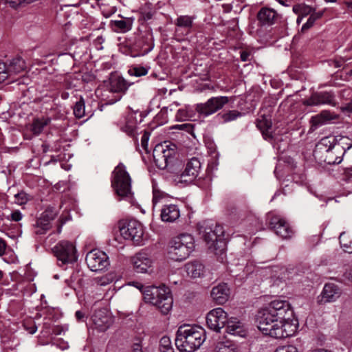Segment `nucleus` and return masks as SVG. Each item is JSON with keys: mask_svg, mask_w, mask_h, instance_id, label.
Returning <instances> with one entry per match:
<instances>
[{"mask_svg": "<svg viewBox=\"0 0 352 352\" xmlns=\"http://www.w3.org/2000/svg\"><path fill=\"white\" fill-rule=\"evenodd\" d=\"M258 329L276 339L292 336L296 331L293 310L287 300H274L261 309L256 316Z\"/></svg>", "mask_w": 352, "mask_h": 352, "instance_id": "1", "label": "nucleus"}, {"mask_svg": "<svg viewBox=\"0 0 352 352\" xmlns=\"http://www.w3.org/2000/svg\"><path fill=\"white\" fill-rule=\"evenodd\" d=\"M352 147V140L346 136L324 137L316 145L314 156L320 162L338 164L346 151Z\"/></svg>", "mask_w": 352, "mask_h": 352, "instance_id": "2", "label": "nucleus"}, {"mask_svg": "<svg viewBox=\"0 0 352 352\" xmlns=\"http://www.w3.org/2000/svg\"><path fill=\"white\" fill-rule=\"evenodd\" d=\"M206 339L205 331L199 326L183 324L176 333L175 345L181 352H193Z\"/></svg>", "mask_w": 352, "mask_h": 352, "instance_id": "3", "label": "nucleus"}, {"mask_svg": "<svg viewBox=\"0 0 352 352\" xmlns=\"http://www.w3.org/2000/svg\"><path fill=\"white\" fill-rule=\"evenodd\" d=\"M145 302L155 306L162 314L166 315L171 310L173 303L170 289L162 285L159 287L147 286L143 291Z\"/></svg>", "mask_w": 352, "mask_h": 352, "instance_id": "4", "label": "nucleus"}, {"mask_svg": "<svg viewBox=\"0 0 352 352\" xmlns=\"http://www.w3.org/2000/svg\"><path fill=\"white\" fill-rule=\"evenodd\" d=\"M113 187L118 199H125L132 203L133 193L131 191V178L122 163H119L113 170Z\"/></svg>", "mask_w": 352, "mask_h": 352, "instance_id": "5", "label": "nucleus"}, {"mask_svg": "<svg viewBox=\"0 0 352 352\" xmlns=\"http://www.w3.org/2000/svg\"><path fill=\"white\" fill-rule=\"evenodd\" d=\"M168 251L169 258L181 261L188 257L194 248V240L190 234H182L174 237Z\"/></svg>", "mask_w": 352, "mask_h": 352, "instance_id": "6", "label": "nucleus"}, {"mask_svg": "<svg viewBox=\"0 0 352 352\" xmlns=\"http://www.w3.org/2000/svg\"><path fill=\"white\" fill-rule=\"evenodd\" d=\"M118 228L123 239L131 240L136 245H142L144 229L139 221L121 220L118 223Z\"/></svg>", "mask_w": 352, "mask_h": 352, "instance_id": "7", "label": "nucleus"}, {"mask_svg": "<svg viewBox=\"0 0 352 352\" xmlns=\"http://www.w3.org/2000/svg\"><path fill=\"white\" fill-rule=\"evenodd\" d=\"M199 232L210 248L217 249L219 243H223L224 230L220 225L204 221L199 225Z\"/></svg>", "mask_w": 352, "mask_h": 352, "instance_id": "8", "label": "nucleus"}, {"mask_svg": "<svg viewBox=\"0 0 352 352\" xmlns=\"http://www.w3.org/2000/svg\"><path fill=\"white\" fill-rule=\"evenodd\" d=\"M176 146L173 144H157L153 151L155 165L160 169H165L170 165L175 157Z\"/></svg>", "mask_w": 352, "mask_h": 352, "instance_id": "9", "label": "nucleus"}, {"mask_svg": "<svg viewBox=\"0 0 352 352\" xmlns=\"http://www.w3.org/2000/svg\"><path fill=\"white\" fill-rule=\"evenodd\" d=\"M54 252L60 265L73 263L77 260L76 250L73 243L62 241L54 246Z\"/></svg>", "mask_w": 352, "mask_h": 352, "instance_id": "10", "label": "nucleus"}, {"mask_svg": "<svg viewBox=\"0 0 352 352\" xmlns=\"http://www.w3.org/2000/svg\"><path fill=\"white\" fill-rule=\"evenodd\" d=\"M228 102L227 96L212 97L206 102L196 104L195 111L200 116L207 117L221 109Z\"/></svg>", "mask_w": 352, "mask_h": 352, "instance_id": "11", "label": "nucleus"}, {"mask_svg": "<svg viewBox=\"0 0 352 352\" xmlns=\"http://www.w3.org/2000/svg\"><path fill=\"white\" fill-rule=\"evenodd\" d=\"M85 260L91 271H102L109 265L107 255L98 250H93L88 252Z\"/></svg>", "mask_w": 352, "mask_h": 352, "instance_id": "12", "label": "nucleus"}, {"mask_svg": "<svg viewBox=\"0 0 352 352\" xmlns=\"http://www.w3.org/2000/svg\"><path fill=\"white\" fill-rule=\"evenodd\" d=\"M228 319L227 313L222 308L211 310L206 316L208 327L217 332L226 326Z\"/></svg>", "mask_w": 352, "mask_h": 352, "instance_id": "13", "label": "nucleus"}, {"mask_svg": "<svg viewBox=\"0 0 352 352\" xmlns=\"http://www.w3.org/2000/svg\"><path fill=\"white\" fill-rule=\"evenodd\" d=\"M51 121V118L48 116L34 118L32 122L26 125L27 131L24 133L25 139L32 140L34 136L41 135Z\"/></svg>", "mask_w": 352, "mask_h": 352, "instance_id": "14", "label": "nucleus"}, {"mask_svg": "<svg viewBox=\"0 0 352 352\" xmlns=\"http://www.w3.org/2000/svg\"><path fill=\"white\" fill-rule=\"evenodd\" d=\"M130 83L119 76L117 73H111V93L116 94L111 96V104L119 101L126 93Z\"/></svg>", "mask_w": 352, "mask_h": 352, "instance_id": "15", "label": "nucleus"}, {"mask_svg": "<svg viewBox=\"0 0 352 352\" xmlns=\"http://www.w3.org/2000/svg\"><path fill=\"white\" fill-rule=\"evenodd\" d=\"M270 228L278 236L288 239L293 234L289 223L280 216H272L270 220Z\"/></svg>", "mask_w": 352, "mask_h": 352, "instance_id": "16", "label": "nucleus"}, {"mask_svg": "<svg viewBox=\"0 0 352 352\" xmlns=\"http://www.w3.org/2000/svg\"><path fill=\"white\" fill-rule=\"evenodd\" d=\"M54 217L55 214L52 213V211L48 210L44 211L41 217L36 220L35 223L33 224V232L38 236L46 234L51 229V221Z\"/></svg>", "mask_w": 352, "mask_h": 352, "instance_id": "17", "label": "nucleus"}, {"mask_svg": "<svg viewBox=\"0 0 352 352\" xmlns=\"http://www.w3.org/2000/svg\"><path fill=\"white\" fill-rule=\"evenodd\" d=\"M131 263L137 272L146 273L151 267L153 261L146 252L140 251L131 257Z\"/></svg>", "mask_w": 352, "mask_h": 352, "instance_id": "18", "label": "nucleus"}, {"mask_svg": "<svg viewBox=\"0 0 352 352\" xmlns=\"http://www.w3.org/2000/svg\"><path fill=\"white\" fill-rule=\"evenodd\" d=\"M341 295L340 287L334 283H326L321 294L318 297V303L324 305L328 302H335Z\"/></svg>", "mask_w": 352, "mask_h": 352, "instance_id": "19", "label": "nucleus"}, {"mask_svg": "<svg viewBox=\"0 0 352 352\" xmlns=\"http://www.w3.org/2000/svg\"><path fill=\"white\" fill-rule=\"evenodd\" d=\"M201 169V162L197 157L191 158L186 164L185 170L180 175V182L190 183L199 175Z\"/></svg>", "mask_w": 352, "mask_h": 352, "instance_id": "20", "label": "nucleus"}, {"mask_svg": "<svg viewBox=\"0 0 352 352\" xmlns=\"http://www.w3.org/2000/svg\"><path fill=\"white\" fill-rule=\"evenodd\" d=\"M92 320L98 331H107L110 327L109 309L103 307L97 309L92 316Z\"/></svg>", "mask_w": 352, "mask_h": 352, "instance_id": "21", "label": "nucleus"}, {"mask_svg": "<svg viewBox=\"0 0 352 352\" xmlns=\"http://www.w3.org/2000/svg\"><path fill=\"white\" fill-rule=\"evenodd\" d=\"M256 126L261 131L263 138L270 142H275L278 138L272 131V123L271 119L267 116H261L256 120Z\"/></svg>", "mask_w": 352, "mask_h": 352, "instance_id": "22", "label": "nucleus"}, {"mask_svg": "<svg viewBox=\"0 0 352 352\" xmlns=\"http://www.w3.org/2000/svg\"><path fill=\"white\" fill-rule=\"evenodd\" d=\"M305 104L308 106H314L320 104H331L336 105L334 102V96L330 92L323 91L315 93L311 96L309 98L306 100Z\"/></svg>", "mask_w": 352, "mask_h": 352, "instance_id": "23", "label": "nucleus"}, {"mask_svg": "<svg viewBox=\"0 0 352 352\" xmlns=\"http://www.w3.org/2000/svg\"><path fill=\"white\" fill-rule=\"evenodd\" d=\"M230 294L227 284L222 283L214 287L211 291V297L218 304L222 305L228 301Z\"/></svg>", "mask_w": 352, "mask_h": 352, "instance_id": "24", "label": "nucleus"}, {"mask_svg": "<svg viewBox=\"0 0 352 352\" xmlns=\"http://www.w3.org/2000/svg\"><path fill=\"white\" fill-rule=\"evenodd\" d=\"M187 276L192 278H201L204 275L205 266L197 260L188 262L184 265Z\"/></svg>", "mask_w": 352, "mask_h": 352, "instance_id": "25", "label": "nucleus"}, {"mask_svg": "<svg viewBox=\"0 0 352 352\" xmlns=\"http://www.w3.org/2000/svg\"><path fill=\"white\" fill-rule=\"evenodd\" d=\"M179 216L180 212L177 205H164L161 210V219L164 222H174Z\"/></svg>", "mask_w": 352, "mask_h": 352, "instance_id": "26", "label": "nucleus"}, {"mask_svg": "<svg viewBox=\"0 0 352 352\" xmlns=\"http://www.w3.org/2000/svg\"><path fill=\"white\" fill-rule=\"evenodd\" d=\"M277 15L274 10L262 8L257 14V19L262 25H272L274 23Z\"/></svg>", "mask_w": 352, "mask_h": 352, "instance_id": "27", "label": "nucleus"}, {"mask_svg": "<svg viewBox=\"0 0 352 352\" xmlns=\"http://www.w3.org/2000/svg\"><path fill=\"white\" fill-rule=\"evenodd\" d=\"M339 118V115L330 111H322L312 118V123L315 126H322Z\"/></svg>", "mask_w": 352, "mask_h": 352, "instance_id": "28", "label": "nucleus"}, {"mask_svg": "<svg viewBox=\"0 0 352 352\" xmlns=\"http://www.w3.org/2000/svg\"><path fill=\"white\" fill-rule=\"evenodd\" d=\"M226 324V331L228 333L232 335L242 336V333L243 332V327L236 318H228Z\"/></svg>", "mask_w": 352, "mask_h": 352, "instance_id": "29", "label": "nucleus"}, {"mask_svg": "<svg viewBox=\"0 0 352 352\" xmlns=\"http://www.w3.org/2000/svg\"><path fill=\"white\" fill-rule=\"evenodd\" d=\"M8 67L10 76L17 74L25 69V63L21 58L16 57L10 60Z\"/></svg>", "mask_w": 352, "mask_h": 352, "instance_id": "30", "label": "nucleus"}, {"mask_svg": "<svg viewBox=\"0 0 352 352\" xmlns=\"http://www.w3.org/2000/svg\"><path fill=\"white\" fill-rule=\"evenodd\" d=\"M156 11L151 3H146L140 8L139 21H147L153 18Z\"/></svg>", "mask_w": 352, "mask_h": 352, "instance_id": "31", "label": "nucleus"}, {"mask_svg": "<svg viewBox=\"0 0 352 352\" xmlns=\"http://www.w3.org/2000/svg\"><path fill=\"white\" fill-rule=\"evenodd\" d=\"M121 130L125 132L131 137H135L136 135V122L133 116H129L126 118V123L121 127Z\"/></svg>", "mask_w": 352, "mask_h": 352, "instance_id": "32", "label": "nucleus"}, {"mask_svg": "<svg viewBox=\"0 0 352 352\" xmlns=\"http://www.w3.org/2000/svg\"><path fill=\"white\" fill-rule=\"evenodd\" d=\"M194 19L195 18L193 16L188 15L179 16L175 20V25L178 28L189 30L192 27Z\"/></svg>", "mask_w": 352, "mask_h": 352, "instance_id": "33", "label": "nucleus"}, {"mask_svg": "<svg viewBox=\"0 0 352 352\" xmlns=\"http://www.w3.org/2000/svg\"><path fill=\"white\" fill-rule=\"evenodd\" d=\"M73 110L74 115L76 118H82L85 116V102L82 96H80L79 100L75 103Z\"/></svg>", "mask_w": 352, "mask_h": 352, "instance_id": "34", "label": "nucleus"}, {"mask_svg": "<svg viewBox=\"0 0 352 352\" xmlns=\"http://www.w3.org/2000/svg\"><path fill=\"white\" fill-rule=\"evenodd\" d=\"M215 352H239V350L234 344L227 342L218 343Z\"/></svg>", "mask_w": 352, "mask_h": 352, "instance_id": "35", "label": "nucleus"}, {"mask_svg": "<svg viewBox=\"0 0 352 352\" xmlns=\"http://www.w3.org/2000/svg\"><path fill=\"white\" fill-rule=\"evenodd\" d=\"M223 122H228L236 120L242 116V113L236 110H230L223 114H219Z\"/></svg>", "mask_w": 352, "mask_h": 352, "instance_id": "36", "label": "nucleus"}, {"mask_svg": "<svg viewBox=\"0 0 352 352\" xmlns=\"http://www.w3.org/2000/svg\"><path fill=\"white\" fill-rule=\"evenodd\" d=\"M112 25L117 28V30L123 32L129 30L131 28V23L128 20L113 21H111V25Z\"/></svg>", "mask_w": 352, "mask_h": 352, "instance_id": "37", "label": "nucleus"}, {"mask_svg": "<svg viewBox=\"0 0 352 352\" xmlns=\"http://www.w3.org/2000/svg\"><path fill=\"white\" fill-rule=\"evenodd\" d=\"M320 13H314L310 15L307 21L302 26L301 32H305L310 29L316 22V21L321 17Z\"/></svg>", "mask_w": 352, "mask_h": 352, "instance_id": "38", "label": "nucleus"}, {"mask_svg": "<svg viewBox=\"0 0 352 352\" xmlns=\"http://www.w3.org/2000/svg\"><path fill=\"white\" fill-rule=\"evenodd\" d=\"M293 11L296 14L301 15L304 17L311 13V8L305 5L297 4L293 6Z\"/></svg>", "mask_w": 352, "mask_h": 352, "instance_id": "39", "label": "nucleus"}, {"mask_svg": "<svg viewBox=\"0 0 352 352\" xmlns=\"http://www.w3.org/2000/svg\"><path fill=\"white\" fill-rule=\"evenodd\" d=\"M30 199V196L24 191H21L14 195V202L18 205L25 204Z\"/></svg>", "mask_w": 352, "mask_h": 352, "instance_id": "40", "label": "nucleus"}, {"mask_svg": "<svg viewBox=\"0 0 352 352\" xmlns=\"http://www.w3.org/2000/svg\"><path fill=\"white\" fill-rule=\"evenodd\" d=\"M129 73L132 76H142L148 73V69L144 67H135L129 70Z\"/></svg>", "mask_w": 352, "mask_h": 352, "instance_id": "41", "label": "nucleus"}, {"mask_svg": "<svg viewBox=\"0 0 352 352\" xmlns=\"http://www.w3.org/2000/svg\"><path fill=\"white\" fill-rule=\"evenodd\" d=\"M10 76L8 67L4 63L0 62V83L4 82Z\"/></svg>", "mask_w": 352, "mask_h": 352, "instance_id": "42", "label": "nucleus"}, {"mask_svg": "<svg viewBox=\"0 0 352 352\" xmlns=\"http://www.w3.org/2000/svg\"><path fill=\"white\" fill-rule=\"evenodd\" d=\"M346 237H347V236L344 232L341 233L339 237L340 243L343 248H346V252L352 253V241H350L349 243H344V238Z\"/></svg>", "mask_w": 352, "mask_h": 352, "instance_id": "43", "label": "nucleus"}, {"mask_svg": "<svg viewBox=\"0 0 352 352\" xmlns=\"http://www.w3.org/2000/svg\"><path fill=\"white\" fill-rule=\"evenodd\" d=\"M96 283L101 286L107 285L110 283V278L109 276V274H107L104 276H98L96 278Z\"/></svg>", "mask_w": 352, "mask_h": 352, "instance_id": "44", "label": "nucleus"}, {"mask_svg": "<svg viewBox=\"0 0 352 352\" xmlns=\"http://www.w3.org/2000/svg\"><path fill=\"white\" fill-rule=\"evenodd\" d=\"M275 352H298V350L295 346L289 345L278 347Z\"/></svg>", "mask_w": 352, "mask_h": 352, "instance_id": "45", "label": "nucleus"}, {"mask_svg": "<svg viewBox=\"0 0 352 352\" xmlns=\"http://www.w3.org/2000/svg\"><path fill=\"white\" fill-rule=\"evenodd\" d=\"M175 128L180 130H184L188 133H191L193 129V125L191 124H182L176 125Z\"/></svg>", "mask_w": 352, "mask_h": 352, "instance_id": "46", "label": "nucleus"}, {"mask_svg": "<svg viewBox=\"0 0 352 352\" xmlns=\"http://www.w3.org/2000/svg\"><path fill=\"white\" fill-rule=\"evenodd\" d=\"M149 139V133L147 132H144V135L142 137L141 140V145L142 148L147 152L148 149V142Z\"/></svg>", "mask_w": 352, "mask_h": 352, "instance_id": "47", "label": "nucleus"}, {"mask_svg": "<svg viewBox=\"0 0 352 352\" xmlns=\"http://www.w3.org/2000/svg\"><path fill=\"white\" fill-rule=\"evenodd\" d=\"M22 218H23V214L18 210H14L10 214V219L12 221H19L22 219Z\"/></svg>", "mask_w": 352, "mask_h": 352, "instance_id": "48", "label": "nucleus"}, {"mask_svg": "<svg viewBox=\"0 0 352 352\" xmlns=\"http://www.w3.org/2000/svg\"><path fill=\"white\" fill-rule=\"evenodd\" d=\"M127 285H131L138 289L142 293H143L144 289L146 287H144L141 283L138 281H129L126 284Z\"/></svg>", "mask_w": 352, "mask_h": 352, "instance_id": "49", "label": "nucleus"}, {"mask_svg": "<svg viewBox=\"0 0 352 352\" xmlns=\"http://www.w3.org/2000/svg\"><path fill=\"white\" fill-rule=\"evenodd\" d=\"M171 346L170 339L168 337H163L160 340V347H169Z\"/></svg>", "mask_w": 352, "mask_h": 352, "instance_id": "50", "label": "nucleus"}, {"mask_svg": "<svg viewBox=\"0 0 352 352\" xmlns=\"http://www.w3.org/2000/svg\"><path fill=\"white\" fill-rule=\"evenodd\" d=\"M340 109L342 112L352 113V99L349 103L346 104L344 106L341 107Z\"/></svg>", "mask_w": 352, "mask_h": 352, "instance_id": "51", "label": "nucleus"}, {"mask_svg": "<svg viewBox=\"0 0 352 352\" xmlns=\"http://www.w3.org/2000/svg\"><path fill=\"white\" fill-rule=\"evenodd\" d=\"M345 63V60L343 58H340L338 60H334L332 61L331 65L334 66V67L338 68L344 66Z\"/></svg>", "mask_w": 352, "mask_h": 352, "instance_id": "52", "label": "nucleus"}, {"mask_svg": "<svg viewBox=\"0 0 352 352\" xmlns=\"http://www.w3.org/2000/svg\"><path fill=\"white\" fill-rule=\"evenodd\" d=\"M6 247L7 244L5 240L0 238V256H3L5 254Z\"/></svg>", "mask_w": 352, "mask_h": 352, "instance_id": "53", "label": "nucleus"}, {"mask_svg": "<svg viewBox=\"0 0 352 352\" xmlns=\"http://www.w3.org/2000/svg\"><path fill=\"white\" fill-rule=\"evenodd\" d=\"M250 56V53L249 52H247V51H242L241 52V60L242 61H248L250 60L249 57Z\"/></svg>", "mask_w": 352, "mask_h": 352, "instance_id": "54", "label": "nucleus"}, {"mask_svg": "<svg viewBox=\"0 0 352 352\" xmlns=\"http://www.w3.org/2000/svg\"><path fill=\"white\" fill-rule=\"evenodd\" d=\"M107 85H106V82H104V83L102 85H101L100 86V87L96 90V94L98 95V96H104V95L102 94V91H108L107 89H105V87L107 88Z\"/></svg>", "mask_w": 352, "mask_h": 352, "instance_id": "55", "label": "nucleus"}, {"mask_svg": "<svg viewBox=\"0 0 352 352\" xmlns=\"http://www.w3.org/2000/svg\"><path fill=\"white\" fill-rule=\"evenodd\" d=\"M131 352H142V347L140 342L134 343L133 344Z\"/></svg>", "mask_w": 352, "mask_h": 352, "instance_id": "56", "label": "nucleus"}, {"mask_svg": "<svg viewBox=\"0 0 352 352\" xmlns=\"http://www.w3.org/2000/svg\"><path fill=\"white\" fill-rule=\"evenodd\" d=\"M77 320H82L85 318V314L81 311H77L75 314Z\"/></svg>", "mask_w": 352, "mask_h": 352, "instance_id": "57", "label": "nucleus"}, {"mask_svg": "<svg viewBox=\"0 0 352 352\" xmlns=\"http://www.w3.org/2000/svg\"><path fill=\"white\" fill-rule=\"evenodd\" d=\"M160 352H174L172 346L160 347Z\"/></svg>", "mask_w": 352, "mask_h": 352, "instance_id": "58", "label": "nucleus"}, {"mask_svg": "<svg viewBox=\"0 0 352 352\" xmlns=\"http://www.w3.org/2000/svg\"><path fill=\"white\" fill-rule=\"evenodd\" d=\"M345 4L347 6L349 12L352 13V1L351 0L346 1Z\"/></svg>", "mask_w": 352, "mask_h": 352, "instance_id": "59", "label": "nucleus"}, {"mask_svg": "<svg viewBox=\"0 0 352 352\" xmlns=\"http://www.w3.org/2000/svg\"><path fill=\"white\" fill-rule=\"evenodd\" d=\"M346 177L349 181H352V169L346 172Z\"/></svg>", "mask_w": 352, "mask_h": 352, "instance_id": "60", "label": "nucleus"}, {"mask_svg": "<svg viewBox=\"0 0 352 352\" xmlns=\"http://www.w3.org/2000/svg\"><path fill=\"white\" fill-rule=\"evenodd\" d=\"M310 352H332V351L324 349H316L311 351Z\"/></svg>", "mask_w": 352, "mask_h": 352, "instance_id": "61", "label": "nucleus"}, {"mask_svg": "<svg viewBox=\"0 0 352 352\" xmlns=\"http://www.w3.org/2000/svg\"><path fill=\"white\" fill-rule=\"evenodd\" d=\"M61 98H62V99H63V100H67V99H68V98H69V93H67V92H63V93H62V94H61Z\"/></svg>", "mask_w": 352, "mask_h": 352, "instance_id": "62", "label": "nucleus"}, {"mask_svg": "<svg viewBox=\"0 0 352 352\" xmlns=\"http://www.w3.org/2000/svg\"><path fill=\"white\" fill-rule=\"evenodd\" d=\"M302 18H303V16H301V15H298V19H297V20H296V23H297L298 24H300V23H301V21H302Z\"/></svg>", "mask_w": 352, "mask_h": 352, "instance_id": "63", "label": "nucleus"}, {"mask_svg": "<svg viewBox=\"0 0 352 352\" xmlns=\"http://www.w3.org/2000/svg\"><path fill=\"white\" fill-rule=\"evenodd\" d=\"M114 241H115L116 242H118V243H120V244H121V245H122L120 247V248H122L124 247V245H122V244H123L122 241H118V238H117V237H115Z\"/></svg>", "mask_w": 352, "mask_h": 352, "instance_id": "64", "label": "nucleus"}]
</instances>
